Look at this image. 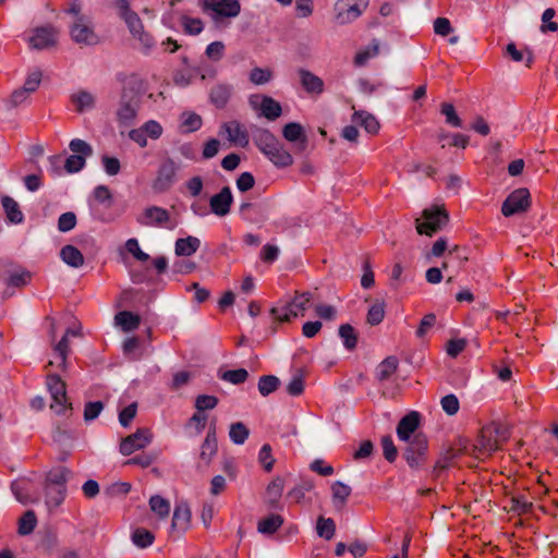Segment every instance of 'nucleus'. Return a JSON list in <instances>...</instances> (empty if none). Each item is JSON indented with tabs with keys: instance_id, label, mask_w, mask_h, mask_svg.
I'll return each mask as SVG.
<instances>
[{
	"instance_id": "nucleus-32",
	"label": "nucleus",
	"mask_w": 558,
	"mask_h": 558,
	"mask_svg": "<svg viewBox=\"0 0 558 558\" xmlns=\"http://www.w3.org/2000/svg\"><path fill=\"white\" fill-rule=\"evenodd\" d=\"M116 324L121 327L124 332H130L138 328L141 317L130 311L119 312L114 316Z\"/></svg>"
},
{
	"instance_id": "nucleus-12",
	"label": "nucleus",
	"mask_w": 558,
	"mask_h": 558,
	"mask_svg": "<svg viewBox=\"0 0 558 558\" xmlns=\"http://www.w3.org/2000/svg\"><path fill=\"white\" fill-rule=\"evenodd\" d=\"M71 38L80 45L95 46L99 44V36L94 32L93 27L88 25L85 16L75 19L73 25L70 27Z\"/></svg>"
},
{
	"instance_id": "nucleus-44",
	"label": "nucleus",
	"mask_w": 558,
	"mask_h": 558,
	"mask_svg": "<svg viewBox=\"0 0 558 558\" xmlns=\"http://www.w3.org/2000/svg\"><path fill=\"white\" fill-rule=\"evenodd\" d=\"M250 436V429L242 422H235L230 425L229 437L234 445H243Z\"/></svg>"
},
{
	"instance_id": "nucleus-24",
	"label": "nucleus",
	"mask_w": 558,
	"mask_h": 558,
	"mask_svg": "<svg viewBox=\"0 0 558 558\" xmlns=\"http://www.w3.org/2000/svg\"><path fill=\"white\" fill-rule=\"evenodd\" d=\"M298 73L306 93L320 95L324 92V81L320 77L305 69H300Z\"/></svg>"
},
{
	"instance_id": "nucleus-28",
	"label": "nucleus",
	"mask_w": 558,
	"mask_h": 558,
	"mask_svg": "<svg viewBox=\"0 0 558 558\" xmlns=\"http://www.w3.org/2000/svg\"><path fill=\"white\" fill-rule=\"evenodd\" d=\"M32 272L25 268L17 267L7 271L5 284L8 288H23L29 283Z\"/></svg>"
},
{
	"instance_id": "nucleus-49",
	"label": "nucleus",
	"mask_w": 558,
	"mask_h": 558,
	"mask_svg": "<svg viewBox=\"0 0 558 558\" xmlns=\"http://www.w3.org/2000/svg\"><path fill=\"white\" fill-rule=\"evenodd\" d=\"M314 487V484L311 480L302 478L300 483H298L289 493L288 497L293 499L295 502H301L305 494L311 492Z\"/></svg>"
},
{
	"instance_id": "nucleus-30",
	"label": "nucleus",
	"mask_w": 558,
	"mask_h": 558,
	"mask_svg": "<svg viewBox=\"0 0 558 558\" xmlns=\"http://www.w3.org/2000/svg\"><path fill=\"white\" fill-rule=\"evenodd\" d=\"M201 246V240L196 236L189 235L179 238L175 241L174 252L177 256H191L197 252Z\"/></svg>"
},
{
	"instance_id": "nucleus-15",
	"label": "nucleus",
	"mask_w": 558,
	"mask_h": 558,
	"mask_svg": "<svg viewBox=\"0 0 558 558\" xmlns=\"http://www.w3.org/2000/svg\"><path fill=\"white\" fill-rule=\"evenodd\" d=\"M58 32L53 26H41L34 29L29 38V46L33 49L43 50L50 48L57 43Z\"/></svg>"
},
{
	"instance_id": "nucleus-13",
	"label": "nucleus",
	"mask_w": 558,
	"mask_h": 558,
	"mask_svg": "<svg viewBox=\"0 0 558 558\" xmlns=\"http://www.w3.org/2000/svg\"><path fill=\"white\" fill-rule=\"evenodd\" d=\"M151 433L148 428H138L135 433L121 440L120 452L130 456L136 450L145 448L151 441Z\"/></svg>"
},
{
	"instance_id": "nucleus-4",
	"label": "nucleus",
	"mask_w": 558,
	"mask_h": 558,
	"mask_svg": "<svg viewBox=\"0 0 558 558\" xmlns=\"http://www.w3.org/2000/svg\"><path fill=\"white\" fill-rule=\"evenodd\" d=\"M46 385L52 399L50 408L56 414L63 415L68 410H72V403L68 401L66 385L59 375L49 374Z\"/></svg>"
},
{
	"instance_id": "nucleus-51",
	"label": "nucleus",
	"mask_w": 558,
	"mask_h": 558,
	"mask_svg": "<svg viewBox=\"0 0 558 558\" xmlns=\"http://www.w3.org/2000/svg\"><path fill=\"white\" fill-rule=\"evenodd\" d=\"M202 117L194 112L183 113L181 126L184 128L185 132H195L202 128Z\"/></svg>"
},
{
	"instance_id": "nucleus-63",
	"label": "nucleus",
	"mask_w": 558,
	"mask_h": 558,
	"mask_svg": "<svg viewBox=\"0 0 558 558\" xmlns=\"http://www.w3.org/2000/svg\"><path fill=\"white\" fill-rule=\"evenodd\" d=\"M125 248L130 254L133 255L134 258L140 262H146L149 259V255L141 250L138 241L134 238L129 239L125 242Z\"/></svg>"
},
{
	"instance_id": "nucleus-58",
	"label": "nucleus",
	"mask_w": 558,
	"mask_h": 558,
	"mask_svg": "<svg viewBox=\"0 0 558 558\" xmlns=\"http://www.w3.org/2000/svg\"><path fill=\"white\" fill-rule=\"evenodd\" d=\"M76 222V215L73 211H66L58 219V230L63 233L69 232L75 228Z\"/></svg>"
},
{
	"instance_id": "nucleus-31",
	"label": "nucleus",
	"mask_w": 558,
	"mask_h": 558,
	"mask_svg": "<svg viewBox=\"0 0 558 558\" xmlns=\"http://www.w3.org/2000/svg\"><path fill=\"white\" fill-rule=\"evenodd\" d=\"M60 258L66 265L78 268L84 265V256L74 245L66 244L60 251Z\"/></svg>"
},
{
	"instance_id": "nucleus-37",
	"label": "nucleus",
	"mask_w": 558,
	"mask_h": 558,
	"mask_svg": "<svg viewBox=\"0 0 558 558\" xmlns=\"http://www.w3.org/2000/svg\"><path fill=\"white\" fill-rule=\"evenodd\" d=\"M118 10H119L120 17L123 19V21L128 25V28L131 32V34L133 36H137V34L144 29L142 21H141L140 16L137 15V13L132 11L130 5H126L125 9H118Z\"/></svg>"
},
{
	"instance_id": "nucleus-64",
	"label": "nucleus",
	"mask_w": 558,
	"mask_h": 558,
	"mask_svg": "<svg viewBox=\"0 0 558 558\" xmlns=\"http://www.w3.org/2000/svg\"><path fill=\"white\" fill-rule=\"evenodd\" d=\"M271 75L268 69L254 68L250 73V80L256 85H263L271 80Z\"/></svg>"
},
{
	"instance_id": "nucleus-1",
	"label": "nucleus",
	"mask_w": 558,
	"mask_h": 558,
	"mask_svg": "<svg viewBox=\"0 0 558 558\" xmlns=\"http://www.w3.org/2000/svg\"><path fill=\"white\" fill-rule=\"evenodd\" d=\"M73 477V472L65 466L51 469L45 477V504L49 510L58 508L66 497V483Z\"/></svg>"
},
{
	"instance_id": "nucleus-21",
	"label": "nucleus",
	"mask_w": 558,
	"mask_h": 558,
	"mask_svg": "<svg viewBox=\"0 0 558 558\" xmlns=\"http://www.w3.org/2000/svg\"><path fill=\"white\" fill-rule=\"evenodd\" d=\"M191 522V510L186 502H179L175 505L173 517H172V523H171V530L183 533L185 532Z\"/></svg>"
},
{
	"instance_id": "nucleus-38",
	"label": "nucleus",
	"mask_w": 558,
	"mask_h": 558,
	"mask_svg": "<svg viewBox=\"0 0 558 558\" xmlns=\"http://www.w3.org/2000/svg\"><path fill=\"white\" fill-rule=\"evenodd\" d=\"M266 156L278 168H286L293 163V156L283 148L281 143Z\"/></svg>"
},
{
	"instance_id": "nucleus-27",
	"label": "nucleus",
	"mask_w": 558,
	"mask_h": 558,
	"mask_svg": "<svg viewBox=\"0 0 558 558\" xmlns=\"http://www.w3.org/2000/svg\"><path fill=\"white\" fill-rule=\"evenodd\" d=\"M1 204L9 222L20 225L24 221V214L22 213L19 203L14 198L4 195L1 198Z\"/></svg>"
},
{
	"instance_id": "nucleus-48",
	"label": "nucleus",
	"mask_w": 558,
	"mask_h": 558,
	"mask_svg": "<svg viewBox=\"0 0 558 558\" xmlns=\"http://www.w3.org/2000/svg\"><path fill=\"white\" fill-rule=\"evenodd\" d=\"M316 531L319 537L327 541L331 539L336 532V523L331 518L319 517L316 524Z\"/></svg>"
},
{
	"instance_id": "nucleus-55",
	"label": "nucleus",
	"mask_w": 558,
	"mask_h": 558,
	"mask_svg": "<svg viewBox=\"0 0 558 558\" xmlns=\"http://www.w3.org/2000/svg\"><path fill=\"white\" fill-rule=\"evenodd\" d=\"M381 447L384 458L393 463L398 457V448L395 446L393 440L390 435H386L381 437Z\"/></svg>"
},
{
	"instance_id": "nucleus-5",
	"label": "nucleus",
	"mask_w": 558,
	"mask_h": 558,
	"mask_svg": "<svg viewBox=\"0 0 558 558\" xmlns=\"http://www.w3.org/2000/svg\"><path fill=\"white\" fill-rule=\"evenodd\" d=\"M69 148L73 154L65 159L64 169L68 173H76L85 167L86 157H90L94 150L87 142L81 138H73Z\"/></svg>"
},
{
	"instance_id": "nucleus-43",
	"label": "nucleus",
	"mask_w": 558,
	"mask_h": 558,
	"mask_svg": "<svg viewBox=\"0 0 558 558\" xmlns=\"http://www.w3.org/2000/svg\"><path fill=\"white\" fill-rule=\"evenodd\" d=\"M440 113L445 117V121L449 126L463 128L462 119L458 116L457 110L452 104L441 102Z\"/></svg>"
},
{
	"instance_id": "nucleus-47",
	"label": "nucleus",
	"mask_w": 558,
	"mask_h": 558,
	"mask_svg": "<svg viewBox=\"0 0 558 558\" xmlns=\"http://www.w3.org/2000/svg\"><path fill=\"white\" fill-rule=\"evenodd\" d=\"M131 538L138 548H146L153 544L155 535L144 527H137L133 531Z\"/></svg>"
},
{
	"instance_id": "nucleus-42",
	"label": "nucleus",
	"mask_w": 558,
	"mask_h": 558,
	"mask_svg": "<svg viewBox=\"0 0 558 558\" xmlns=\"http://www.w3.org/2000/svg\"><path fill=\"white\" fill-rule=\"evenodd\" d=\"M280 386V379L275 375H263L259 377L257 387L263 397L275 392Z\"/></svg>"
},
{
	"instance_id": "nucleus-25",
	"label": "nucleus",
	"mask_w": 558,
	"mask_h": 558,
	"mask_svg": "<svg viewBox=\"0 0 558 558\" xmlns=\"http://www.w3.org/2000/svg\"><path fill=\"white\" fill-rule=\"evenodd\" d=\"M284 488V480L280 476L275 477L266 488L267 504L269 508L281 510L280 498Z\"/></svg>"
},
{
	"instance_id": "nucleus-57",
	"label": "nucleus",
	"mask_w": 558,
	"mask_h": 558,
	"mask_svg": "<svg viewBox=\"0 0 558 558\" xmlns=\"http://www.w3.org/2000/svg\"><path fill=\"white\" fill-rule=\"evenodd\" d=\"M533 508V504L527 501L524 496H514L510 498V510L518 513H529Z\"/></svg>"
},
{
	"instance_id": "nucleus-2",
	"label": "nucleus",
	"mask_w": 558,
	"mask_h": 558,
	"mask_svg": "<svg viewBox=\"0 0 558 558\" xmlns=\"http://www.w3.org/2000/svg\"><path fill=\"white\" fill-rule=\"evenodd\" d=\"M402 457L412 470H420L425 465L428 457V440L423 433L414 435V438L403 441Z\"/></svg>"
},
{
	"instance_id": "nucleus-16",
	"label": "nucleus",
	"mask_w": 558,
	"mask_h": 558,
	"mask_svg": "<svg viewBox=\"0 0 558 558\" xmlns=\"http://www.w3.org/2000/svg\"><path fill=\"white\" fill-rule=\"evenodd\" d=\"M204 9L213 11L219 17H235L241 11L238 0H205Z\"/></svg>"
},
{
	"instance_id": "nucleus-6",
	"label": "nucleus",
	"mask_w": 558,
	"mask_h": 558,
	"mask_svg": "<svg viewBox=\"0 0 558 558\" xmlns=\"http://www.w3.org/2000/svg\"><path fill=\"white\" fill-rule=\"evenodd\" d=\"M179 170L180 163L175 162L170 157L163 159L151 184L154 192H168L177 182V173Z\"/></svg>"
},
{
	"instance_id": "nucleus-40",
	"label": "nucleus",
	"mask_w": 558,
	"mask_h": 558,
	"mask_svg": "<svg viewBox=\"0 0 558 558\" xmlns=\"http://www.w3.org/2000/svg\"><path fill=\"white\" fill-rule=\"evenodd\" d=\"M351 487L340 481L331 485L332 501L335 507H343L347 504L348 497L351 495Z\"/></svg>"
},
{
	"instance_id": "nucleus-26",
	"label": "nucleus",
	"mask_w": 558,
	"mask_h": 558,
	"mask_svg": "<svg viewBox=\"0 0 558 558\" xmlns=\"http://www.w3.org/2000/svg\"><path fill=\"white\" fill-rule=\"evenodd\" d=\"M222 129L228 134V140L230 142L236 143L242 147L248 144V134L240 122L234 120L228 123H223Z\"/></svg>"
},
{
	"instance_id": "nucleus-9",
	"label": "nucleus",
	"mask_w": 558,
	"mask_h": 558,
	"mask_svg": "<svg viewBox=\"0 0 558 558\" xmlns=\"http://www.w3.org/2000/svg\"><path fill=\"white\" fill-rule=\"evenodd\" d=\"M531 195L527 189L520 187L511 192L504 201L501 213L505 217L525 213L531 205Z\"/></svg>"
},
{
	"instance_id": "nucleus-3",
	"label": "nucleus",
	"mask_w": 558,
	"mask_h": 558,
	"mask_svg": "<svg viewBox=\"0 0 558 558\" xmlns=\"http://www.w3.org/2000/svg\"><path fill=\"white\" fill-rule=\"evenodd\" d=\"M449 221L448 211L445 208L433 206L422 211V217L415 219V228L418 234L433 236Z\"/></svg>"
},
{
	"instance_id": "nucleus-60",
	"label": "nucleus",
	"mask_w": 558,
	"mask_h": 558,
	"mask_svg": "<svg viewBox=\"0 0 558 558\" xmlns=\"http://www.w3.org/2000/svg\"><path fill=\"white\" fill-rule=\"evenodd\" d=\"M132 486L128 482H116L105 489V494L109 497L125 496L130 493Z\"/></svg>"
},
{
	"instance_id": "nucleus-23",
	"label": "nucleus",
	"mask_w": 558,
	"mask_h": 558,
	"mask_svg": "<svg viewBox=\"0 0 558 558\" xmlns=\"http://www.w3.org/2000/svg\"><path fill=\"white\" fill-rule=\"evenodd\" d=\"M233 93V86L227 83H219L211 87L209 100L217 108L222 109L227 106Z\"/></svg>"
},
{
	"instance_id": "nucleus-46",
	"label": "nucleus",
	"mask_w": 558,
	"mask_h": 558,
	"mask_svg": "<svg viewBox=\"0 0 558 558\" xmlns=\"http://www.w3.org/2000/svg\"><path fill=\"white\" fill-rule=\"evenodd\" d=\"M218 377L233 385H240L247 380L248 372L245 368L229 369L219 372Z\"/></svg>"
},
{
	"instance_id": "nucleus-18",
	"label": "nucleus",
	"mask_w": 558,
	"mask_h": 558,
	"mask_svg": "<svg viewBox=\"0 0 558 558\" xmlns=\"http://www.w3.org/2000/svg\"><path fill=\"white\" fill-rule=\"evenodd\" d=\"M239 213L244 220L251 223L264 222L268 219V205L244 202L240 205Z\"/></svg>"
},
{
	"instance_id": "nucleus-11",
	"label": "nucleus",
	"mask_w": 558,
	"mask_h": 558,
	"mask_svg": "<svg viewBox=\"0 0 558 558\" xmlns=\"http://www.w3.org/2000/svg\"><path fill=\"white\" fill-rule=\"evenodd\" d=\"M369 0H339L336 4L337 22L347 24L356 20L367 8Z\"/></svg>"
},
{
	"instance_id": "nucleus-54",
	"label": "nucleus",
	"mask_w": 558,
	"mask_h": 558,
	"mask_svg": "<svg viewBox=\"0 0 558 558\" xmlns=\"http://www.w3.org/2000/svg\"><path fill=\"white\" fill-rule=\"evenodd\" d=\"M385 317V306L383 302H376L373 304L368 312L366 320L369 325L376 326L379 325Z\"/></svg>"
},
{
	"instance_id": "nucleus-62",
	"label": "nucleus",
	"mask_w": 558,
	"mask_h": 558,
	"mask_svg": "<svg viewBox=\"0 0 558 558\" xmlns=\"http://www.w3.org/2000/svg\"><path fill=\"white\" fill-rule=\"evenodd\" d=\"M440 404H441L442 410L448 415H454L459 411V408H460L459 400H458L457 396L453 393H449V395L442 397L440 400Z\"/></svg>"
},
{
	"instance_id": "nucleus-10",
	"label": "nucleus",
	"mask_w": 558,
	"mask_h": 558,
	"mask_svg": "<svg viewBox=\"0 0 558 558\" xmlns=\"http://www.w3.org/2000/svg\"><path fill=\"white\" fill-rule=\"evenodd\" d=\"M170 213L155 205L146 207L144 211L136 217V222L144 227L173 229V226L170 225Z\"/></svg>"
},
{
	"instance_id": "nucleus-50",
	"label": "nucleus",
	"mask_w": 558,
	"mask_h": 558,
	"mask_svg": "<svg viewBox=\"0 0 558 558\" xmlns=\"http://www.w3.org/2000/svg\"><path fill=\"white\" fill-rule=\"evenodd\" d=\"M150 509L157 513L160 518L168 517L170 512V504L167 499L159 495L151 496L149 499Z\"/></svg>"
},
{
	"instance_id": "nucleus-22",
	"label": "nucleus",
	"mask_w": 558,
	"mask_h": 558,
	"mask_svg": "<svg viewBox=\"0 0 558 558\" xmlns=\"http://www.w3.org/2000/svg\"><path fill=\"white\" fill-rule=\"evenodd\" d=\"M29 486L31 481L25 477L15 480L11 483V490L15 496L16 500L22 505L37 504L39 501L38 497L32 496L29 492Z\"/></svg>"
},
{
	"instance_id": "nucleus-33",
	"label": "nucleus",
	"mask_w": 558,
	"mask_h": 558,
	"mask_svg": "<svg viewBox=\"0 0 558 558\" xmlns=\"http://www.w3.org/2000/svg\"><path fill=\"white\" fill-rule=\"evenodd\" d=\"M283 522L280 514L271 513L258 521L257 531L265 535H272L282 526Z\"/></svg>"
},
{
	"instance_id": "nucleus-45",
	"label": "nucleus",
	"mask_w": 558,
	"mask_h": 558,
	"mask_svg": "<svg viewBox=\"0 0 558 558\" xmlns=\"http://www.w3.org/2000/svg\"><path fill=\"white\" fill-rule=\"evenodd\" d=\"M37 525V518L34 510H27L19 520L17 533L20 535H28L33 533Z\"/></svg>"
},
{
	"instance_id": "nucleus-53",
	"label": "nucleus",
	"mask_w": 558,
	"mask_h": 558,
	"mask_svg": "<svg viewBox=\"0 0 558 558\" xmlns=\"http://www.w3.org/2000/svg\"><path fill=\"white\" fill-rule=\"evenodd\" d=\"M270 314L277 322H290L292 317L298 316V312L292 310L289 304L282 306H275L270 310Z\"/></svg>"
},
{
	"instance_id": "nucleus-41",
	"label": "nucleus",
	"mask_w": 558,
	"mask_h": 558,
	"mask_svg": "<svg viewBox=\"0 0 558 558\" xmlns=\"http://www.w3.org/2000/svg\"><path fill=\"white\" fill-rule=\"evenodd\" d=\"M71 101L75 106V110L80 113L92 109L95 105L94 96L86 90H81L76 94H73L71 96Z\"/></svg>"
},
{
	"instance_id": "nucleus-17",
	"label": "nucleus",
	"mask_w": 558,
	"mask_h": 558,
	"mask_svg": "<svg viewBox=\"0 0 558 558\" xmlns=\"http://www.w3.org/2000/svg\"><path fill=\"white\" fill-rule=\"evenodd\" d=\"M233 204V195L230 186H223L219 193L209 199L210 211L218 217H225L230 213Z\"/></svg>"
},
{
	"instance_id": "nucleus-20",
	"label": "nucleus",
	"mask_w": 558,
	"mask_h": 558,
	"mask_svg": "<svg viewBox=\"0 0 558 558\" xmlns=\"http://www.w3.org/2000/svg\"><path fill=\"white\" fill-rule=\"evenodd\" d=\"M140 107V99L137 96L126 98V94L122 95L121 105L117 112L118 120L122 124H129L132 122L137 113Z\"/></svg>"
},
{
	"instance_id": "nucleus-52",
	"label": "nucleus",
	"mask_w": 558,
	"mask_h": 558,
	"mask_svg": "<svg viewBox=\"0 0 558 558\" xmlns=\"http://www.w3.org/2000/svg\"><path fill=\"white\" fill-rule=\"evenodd\" d=\"M498 449L497 441L492 438H485L482 436L477 444L473 446L475 457H480V453L490 454Z\"/></svg>"
},
{
	"instance_id": "nucleus-14",
	"label": "nucleus",
	"mask_w": 558,
	"mask_h": 558,
	"mask_svg": "<svg viewBox=\"0 0 558 558\" xmlns=\"http://www.w3.org/2000/svg\"><path fill=\"white\" fill-rule=\"evenodd\" d=\"M421 424V414L416 411H411L404 415L398 423L396 432L400 441H408L414 438Z\"/></svg>"
},
{
	"instance_id": "nucleus-56",
	"label": "nucleus",
	"mask_w": 558,
	"mask_h": 558,
	"mask_svg": "<svg viewBox=\"0 0 558 558\" xmlns=\"http://www.w3.org/2000/svg\"><path fill=\"white\" fill-rule=\"evenodd\" d=\"M311 300V292L296 293L294 299L288 304L292 310L296 311L298 314L301 313L303 315V312L308 307Z\"/></svg>"
},
{
	"instance_id": "nucleus-35",
	"label": "nucleus",
	"mask_w": 558,
	"mask_h": 558,
	"mask_svg": "<svg viewBox=\"0 0 558 558\" xmlns=\"http://www.w3.org/2000/svg\"><path fill=\"white\" fill-rule=\"evenodd\" d=\"M352 121L363 126L369 134H375L379 130V122L377 119L366 111H355L352 116Z\"/></svg>"
},
{
	"instance_id": "nucleus-29",
	"label": "nucleus",
	"mask_w": 558,
	"mask_h": 558,
	"mask_svg": "<svg viewBox=\"0 0 558 558\" xmlns=\"http://www.w3.org/2000/svg\"><path fill=\"white\" fill-rule=\"evenodd\" d=\"M217 438H216V430L215 427L210 428L206 435V438L202 445L199 459L202 462H204V465L207 466L211 458L217 452Z\"/></svg>"
},
{
	"instance_id": "nucleus-36",
	"label": "nucleus",
	"mask_w": 558,
	"mask_h": 558,
	"mask_svg": "<svg viewBox=\"0 0 558 558\" xmlns=\"http://www.w3.org/2000/svg\"><path fill=\"white\" fill-rule=\"evenodd\" d=\"M398 366H399V361L396 356H393V355L387 356L377 366L376 378L379 381L388 380L391 377V375L397 372Z\"/></svg>"
},
{
	"instance_id": "nucleus-59",
	"label": "nucleus",
	"mask_w": 558,
	"mask_h": 558,
	"mask_svg": "<svg viewBox=\"0 0 558 558\" xmlns=\"http://www.w3.org/2000/svg\"><path fill=\"white\" fill-rule=\"evenodd\" d=\"M219 400L215 396L210 395H199L195 400V408L199 412H204L206 410H213L217 407Z\"/></svg>"
},
{
	"instance_id": "nucleus-7",
	"label": "nucleus",
	"mask_w": 558,
	"mask_h": 558,
	"mask_svg": "<svg viewBox=\"0 0 558 558\" xmlns=\"http://www.w3.org/2000/svg\"><path fill=\"white\" fill-rule=\"evenodd\" d=\"M282 136L293 144L295 155L307 157L310 154V141L305 129L299 122H289L282 128Z\"/></svg>"
},
{
	"instance_id": "nucleus-19",
	"label": "nucleus",
	"mask_w": 558,
	"mask_h": 558,
	"mask_svg": "<svg viewBox=\"0 0 558 558\" xmlns=\"http://www.w3.org/2000/svg\"><path fill=\"white\" fill-rule=\"evenodd\" d=\"M252 137L254 144L264 155H268L280 144L279 140L269 130L263 128H255Z\"/></svg>"
},
{
	"instance_id": "nucleus-34",
	"label": "nucleus",
	"mask_w": 558,
	"mask_h": 558,
	"mask_svg": "<svg viewBox=\"0 0 558 558\" xmlns=\"http://www.w3.org/2000/svg\"><path fill=\"white\" fill-rule=\"evenodd\" d=\"M260 112L266 119L275 121L281 116L282 108L280 102L270 96L264 95L260 102Z\"/></svg>"
},
{
	"instance_id": "nucleus-39",
	"label": "nucleus",
	"mask_w": 558,
	"mask_h": 558,
	"mask_svg": "<svg viewBox=\"0 0 558 558\" xmlns=\"http://www.w3.org/2000/svg\"><path fill=\"white\" fill-rule=\"evenodd\" d=\"M338 335L342 340L343 347L348 351L355 350L359 341V335L350 324H342L339 326Z\"/></svg>"
},
{
	"instance_id": "nucleus-61",
	"label": "nucleus",
	"mask_w": 558,
	"mask_h": 558,
	"mask_svg": "<svg viewBox=\"0 0 558 558\" xmlns=\"http://www.w3.org/2000/svg\"><path fill=\"white\" fill-rule=\"evenodd\" d=\"M304 391V377L299 372L295 374L290 383L287 385V392L292 397H298Z\"/></svg>"
},
{
	"instance_id": "nucleus-8",
	"label": "nucleus",
	"mask_w": 558,
	"mask_h": 558,
	"mask_svg": "<svg viewBox=\"0 0 558 558\" xmlns=\"http://www.w3.org/2000/svg\"><path fill=\"white\" fill-rule=\"evenodd\" d=\"M99 205L109 209L113 205V195L107 185H97L93 191V199L89 201V208L94 219L101 222L111 221V217L105 215Z\"/></svg>"
}]
</instances>
